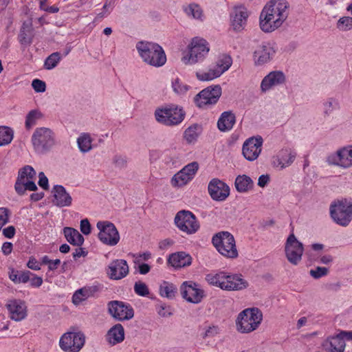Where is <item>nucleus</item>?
<instances>
[{
  "mask_svg": "<svg viewBox=\"0 0 352 352\" xmlns=\"http://www.w3.org/2000/svg\"><path fill=\"white\" fill-rule=\"evenodd\" d=\"M289 14V3L287 0H271L263 8L259 17L261 29L272 32L286 21Z\"/></svg>",
  "mask_w": 352,
  "mask_h": 352,
  "instance_id": "obj_1",
  "label": "nucleus"
},
{
  "mask_svg": "<svg viewBox=\"0 0 352 352\" xmlns=\"http://www.w3.org/2000/svg\"><path fill=\"white\" fill-rule=\"evenodd\" d=\"M206 280L210 285L225 291H239L248 287V283L241 274H230L225 271L208 274L206 276Z\"/></svg>",
  "mask_w": 352,
  "mask_h": 352,
  "instance_id": "obj_2",
  "label": "nucleus"
},
{
  "mask_svg": "<svg viewBox=\"0 0 352 352\" xmlns=\"http://www.w3.org/2000/svg\"><path fill=\"white\" fill-rule=\"evenodd\" d=\"M136 49L143 61L151 66L161 67L166 62L165 52L157 43L139 41L136 44Z\"/></svg>",
  "mask_w": 352,
  "mask_h": 352,
  "instance_id": "obj_3",
  "label": "nucleus"
},
{
  "mask_svg": "<svg viewBox=\"0 0 352 352\" xmlns=\"http://www.w3.org/2000/svg\"><path fill=\"white\" fill-rule=\"evenodd\" d=\"M210 51L208 42L200 37L192 38L187 50L182 53V62L186 65H192L202 62Z\"/></svg>",
  "mask_w": 352,
  "mask_h": 352,
  "instance_id": "obj_4",
  "label": "nucleus"
},
{
  "mask_svg": "<svg viewBox=\"0 0 352 352\" xmlns=\"http://www.w3.org/2000/svg\"><path fill=\"white\" fill-rule=\"evenodd\" d=\"M262 320L263 313L259 309L247 308L239 314L236 320V328L241 333H249L256 330Z\"/></svg>",
  "mask_w": 352,
  "mask_h": 352,
  "instance_id": "obj_5",
  "label": "nucleus"
},
{
  "mask_svg": "<svg viewBox=\"0 0 352 352\" xmlns=\"http://www.w3.org/2000/svg\"><path fill=\"white\" fill-rule=\"evenodd\" d=\"M330 217L336 224L346 227L352 221V199H340L329 206Z\"/></svg>",
  "mask_w": 352,
  "mask_h": 352,
  "instance_id": "obj_6",
  "label": "nucleus"
},
{
  "mask_svg": "<svg viewBox=\"0 0 352 352\" xmlns=\"http://www.w3.org/2000/svg\"><path fill=\"white\" fill-rule=\"evenodd\" d=\"M212 243L218 252L227 258H236L239 256L235 239L229 232L216 233L212 238Z\"/></svg>",
  "mask_w": 352,
  "mask_h": 352,
  "instance_id": "obj_7",
  "label": "nucleus"
},
{
  "mask_svg": "<svg viewBox=\"0 0 352 352\" xmlns=\"http://www.w3.org/2000/svg\"><path fill=\"white\" fill-rule=\"evenodd\" d=\"M185 111L177 105L157 108L154 112L155 120L164 126H174L179 124L185 118Z\"/></svg>",
  "mask_w": 352,
  "mask_h": 352,
  "instance_id": "obj_8",
  "label": "nucleus"
},
{
  "mask_svg": "<svg viewBox=\"0 0 352 352\" xmlns=\"http://www.w3.org/2000/svg\"><path fill=\"white\" fill-rule=\"evenodd\" d=\"M31 142L36 153L45 154L55 145V134L49 128L38 127L32 133Z\"/></svg>",
  "mask_w": 352,
  "mask_h": 352,
  "instance_id": "obj_9",
  "label": "nucleus"
},
{
  "mask_svg": "<svg viewBox=\"0 0 352 352\" xmlns=\"http://www.w3.org/2000/svg\"><path fill=\"white\" fill-rule=\"evenodd\" d=\"M36 173L31 166H25L19 170L14 190L19 195H23L26 190L35 191L37 186L35 184Z\"/></svg>",
  "mask_w": 352,
  "mask_h": 352,
  "instance_id": "obj_10",
  "label": "nucleus"
},
{
  "mask_svg": "<svg viewBox=\"0 0 352 352\" xmlns=\"http://www.w3.org/2000/svg\"><path fill=\"white\" fill-rule=\"evenodd\" d=\"M174 223L177 228L187 234H193L199 229V223L195 215L189 210H182L177 212Z\"/></svg>",
  "mask_w": 352,
  "mask_h": 352,
  "instance_id": "obj_11",
  "label": "nucleus"
},
{
  "mask_svg": "<svg viewBox=\"0 0 352 352\" xmlns=\"http://www.w3.org/2000/svg\"><path fill=\"white\" fill-rule=\"evenodd\" d=\"M221 92L220 85L209 86L195 96L194 102L199 108L207 109L217 102Z\"/></svg>",
  "mask_w": 352,
  "mask_h": 352,
  "instance_id": "obj_12",
  "label": "nucleus"
},
{
  "mask_svg": "<svg viewBox=\"0 0 352 352\" xmlns=\"http://www.w3.org/2000/svg\"><path fill=\"white\" fill-rule=\"evenodd\" d=\"M99 230L98 237L104 245L115 246L120 241V234L115 225L107 221H100L96 224Z\"/></svg>",
  "mask_w": 352,
  "mask_h": 352,
  "instance_id": "obj_13",
  "label": "nucleus"
},
{
  "mask_svg": "<svg viewBox=\"0 0 352 352\" xmlns=\"http://www.w3.org/2000/svg\"><path fill=\"white\" fill-rule=\"evenodd\" d=\"M85 342V336L82 332H67L61 336L59 344L65 352H78Z\"/></svg>",
  "mask_w": 352,
  "mask_h": 352,
  "instance_id": "obj_14",
  "label": "nucleus"
},
{
  "mask_svg": "<svg viewBox=\"0 0 352 352\" xmlns=\"http://www.w3.org/2000/svg\"><path fill=\"white\" fill-rule=\"evenodd\" d=\"M327 162L329 165L342 168H348L352 166V146L342 147L330 153L327 157Z\"/></svg>",
  "mask_w": 352,
  "mask_h": 352,
  "instance_id": "obj_15",
  "label": "nucleus"
},
{
  "mask_svg": "<svg viewBox=\"0 0 352 352\" xmlns=\"http://www.w3.org/2000/svg\"><path fill=\"white\" fill-rule=\"evenodd\" d=\"M107 307L109 314L117 320H129L134 316L132 307L122 301H110L107 304Z\"/></svg>",
  "mask_w": 352,
  "mask_h": 352,
  "instance_id": "obj_16",
  "label": "nucleus"
},
{
  "mask_svg": "<svg viewBox=\"0 0 352 352\" xmlns=\"http://www.w3.org/2000/svg\"><path fill=\"white\" fill-rule=\"evenodd\" d=\"M285 251L289 262L296 265L302 259L303 245L297 240L294 234H291L285 243Z\"/></svg>",
  "mask_w": 352,
  "mask_h": 352,
  "instance_id": "obj_17",
  "label": "nucleus"
},
{
  "mask_svg": "<svg viewBox=\"0 0 352 352\" xmlns=\"http://www.w3.org/2000/svg\"><path fill=\"white\" fill-rule=\"evenodd\" d=\"M276 52L274 44L263 42L254 52V61L256 65H265L272 60Z\"/></svg>",
  "mask_w": 352,
  "mask_h": 352,
  "instance_id": "obj_18",
  "label": "nucleus"
},
{
  "mask_svg": "<svg viewBox=\"0 0 352 352\" xmlns=\"http://www.w3.org/2000/svg\"><path fill=\"white\" fill-rule=\"evenodd\" d=\"M9 317L16 322L23 320L28 316V307L24 300L21 299H8L6 304Z\"/></svg>",
  "mask_w": 352,
  "mask_h": 352,
  "instance_id": "obj_19",
  "label": "nucleus"
},
{
  "mask_svg": "<svg viewBox=\"0 0 352 352\" xmlns=\"http://www.w3.org/2000/svg\"><path fill=\"white\" fill-rule=\"evenodd\" d=\"M198 168L199 164L197 162L189 163L173 177L171 179L172 186L179 187L186 185L194 177Z\"/></svg>",
  "mask_w": 352,
  "mask_h": 352,
  "instance_id": "obj_20",
  "label": "nucleus"
},
{
  "mask_svg": "<svg viewBox=\"0 0 352 352\" xmlns=\"http://www.w3.org/2000/svg\"><path fill=\"white\" fill-rule=\"evenodd\" d=\"M286 82L285 74L280 70L270 72L261 80L260 88L262 93H266L274 88L284 85Z\"/></svg>",
  "mask_w": 352,
  "mask_h": 352,
  "instance_id": "obj_21",
  "label": "nucleus"
},
{
  "mask_svg": "<svg viewBox=\"0 0 352 352\" xmlns=\"http://www.w3.org/2000/svg\"><path fill=\"white\" fill-rule=\"evenodd\" d=\"M208 191L211 198L217 201H223L230 195L229 186L217 178H214L209 182Z\"/></svg>",
  "mask_w": 352,
  "mask_h": 352,
  "instance_id": "obj_22",
  "label": "nucleus"
},
{
  "mask_svg": "<svg viewBox=\"0 0 352 352\" xmlns=\"http://www.w3.org/2000/svg\"><path fill=\"white\" fill-rule=\"evenodd\" d=\"M180 293L183 298L192 303H199L204 296V291L192 281L184 282L180 286Z\"/></svg>",
  "mask_w": 352,
  "mask_h": 352,
  "instance_id": "obj_23",
  "label": "nucleus"
},
{
  "mask_svg": "<svg viewBox=\"0 0 352 352\" xmlns=\"http://www.w3.org/2000/svg\"><path fill=\"white\" fill-rule=\"evenodd\" d=\"M106 272L110 279L118 280L124 278L129 274V267L126 261L116 259L109 263Z\"/></svg>",
  "mask_w": 352,
  "mask_h": 352,
  "instance_id": "obj_24",
  "label": "nucleus"
},
{
  "mask_svg": "<svg viewBox=\"0 0 352 352\" xmlns=\"http://www.w3.org/2000/svg\"><path fill=\"white\" fill-rule=\"evenodd\" d=\"M263 145L261 136L248 139L243 145V155L249 161H254L260 155Z\"/></svg>",
  "mask_w": 352,
  "mask_h": 352,
  "instance_id": "obj_25",
  "label": "nucleus"
},
{
  "mask_svg": "<svg viewBox=\"0 0 352 352\" xmlns=\"http://www.w3.org/2000/svg\"><path fill=\"white\" fill-rule=\"evenodd\" d=\"M249 16L248 9L243 6H235L231 13V25L235 31L243 30Z\"/></svg>",
  "mask_w": 352,
  "mask_h": 352,
  "instance_id": "obj_26",
  "label": "nucleus"
},
{
  "mask_svg": "<svg viewBox=\"0 0 352 352\" xmlns=\"http://www.w3.org/2000/svg\"><path fill=\"white\" fill-rule=\"evenodd\" d=\"M52 204L59 208L69 207L72 204V197L65 188L61 185H55L52 190Z\"/></svg>",
  "mask_w": 352,
  "mask_h": 352,
  "instance_id": "obj_27",
  "label": "nucleus"
},
{
  "mask_svg": "<svg viewBox=\"0 0 352 352\" xmlns=\"http://www.w3.org/2000/svg\"><path fill=\"white\" fill-rule=\"evenodd\" d=\"M344 335L342 331L324 341L323 346L327 352H344L345 349Z\"/></svg>",
  "mask_w": 352,
  "mask_h": 352,
  "instance_id": "obj_28",
  "label": "nucleus"
},
{
  "mask_svg": "<svg viewBox=\"0 0 352 352\" xmlns=\"http://www.w3.org/2000/svg\"><path fill=\"white\" fill-rule=\"evenodd\" d=\"M168 263L175 268L188 266L192 263V257L186 252H179L169 256Z\"/></svg>",
  "mask_w": 352,
  "mask_h": 352,
  "instance_id": "obj_29",
  "label": "nucleus"
},
{
  "mask_svg": "<svg viewBox=\"0 0 352 352\" xmlns=\"http://www.w3.org/2000/svg\"><path fill=\"white\" fill-rule=\"evenodd\" d=\"M235 122V115L232 111H224L217 121V127L221 131H228L232 129Z\"/></svg>",
  "mask_w": 352,
  "mask_h": 352,
  "instance_id": "obj_30",
  "label": "nucleus"
},
{
  "mask_svg": "<svg viewBox=\"0 0 352 352\" xmlns=\"http://www.w3.org/2000/svg\"><path fill=\"white\" fill-rule=\"evenodd\" d=\"M182 10L186 15L189 18L199 21H203L205 19L204 10L198 3L193 2L188 5L183 6Z\"/></svg>",
  "mask_w": 352,
  "mask_h": 352,
  "instance_id": "obj_31",
  "label": "nucleus"
},
{
  "mask_svg": "<svg viewBox=\"0 0 352 352\" xmlns=\"http://www.w3.org/2000/svg\"><path fill=\"white\" fill-rule=\"evenodd\" d=\"M109 342L115 345L122 342L124 339V330L121 324H116L112 327L107 333Z\"/></svg>",
  "mask_w": 352,
  "mask_h": 352,
  "instance_id": "obj_32",
  "label": "nucleus"
},
{
  "mask_svg": "<svg viewBox=\"0 0 352 352\" xmlns=\"http://www.w3.org/2000/svg\"><path fill=\"white\" fill-rule=\"evenodd\" d=\"M296 158V154L287 150L282 151L279 155L274 160V166L284 168L292 164Z\"/></svg>",
  "mask_w": 352,
  "mask_h": 352,
  "instance_id": "obj_33",
  "label": "nucleus"
},
{
  "mask_svg": "<svg viewBox=\"0 0 352 352\" xmlns=\"http://www.w3.org/2000/svg\"><path fill=\"white\" fill-rule=\"evenodd\" d=\"M64 235L67 241L72 245L80 246L84 243V237L76 229L65 227L63 229Z\"/></svg>",
  "mask_w": 352,
  "mask_h": 352,
  "instance_id": "obj_34",
  "label": "nucleus"
},
{
  "mask_svg": "<svg viewBox=\"0 0 352 352\" xmlns=\"http://www.w3.org/2000/svg\"><path fill=\"white\" fill-rule=\"evenodd\" d=\"M235 187L239 192H246L253 188V180L246 175H239L235 179Z\"/></svg>",
  "mask_w": 352,
  "mask_h": 352,
  "instance_id": "obj_35",
  "label": "nucleus"
},
{
  "mask_svg": "<svg viewBox=\"0 0 352 352\" xmlns=\"http://www.w3.org/2000/svg\"><path fill=\"white\" fill-rule=\"evenodd\" d=\"M222 73L214 67L210 66L206 71H198L196 72V77L200 81H210L219 77Z\"/></svg>",
  "mask_w": 352,
  "mask_h": 352,
  "instance_id": "obj_36",
  "label": "nucleus"
},
{
  "mask_svg": "<svg viewBox=\"0 0 352 352\" xmlns=\"http://www.w3.org/2000/svg\"><path fill=\"white\" fill-rule=\"evenodd\" d=\"M202 129L200 124H194L188 126L184 131V137L188 143H192L197 140L201 133Z\"/></svg>",
  "mask_w": 352,
  "mask_h": 352,
  "instance_id": "obj_37",
  "label": "nucleus"
},
{
  "mask_svg": "<svg viewBox=\"0 0 352 352\" xmlns=\"http://www.w3.org/2000/svg\"><path fill=\"white\" fill-rule=\"evenodd\" d=\"M92 295L93 292L91 288L82 287L75 292L72 296V302L74 305H78Z\"/></svg>",
  "mask_w": 352,
  "mask_h": 352,
  "instance_id": "obj_38",
  "label": "nucleus"
},
{
  "mask_svg": "<svg viewBox=\"0 0 352 352\" xmlns=\"http://www.w3.org/2000/svg\"><path fill=\"white\" fill-rule=\"evenodd\" d=\"M177 287L173 283L164 282L160 286V294L161 296L168 299H173L177 294Z\"/></svg>",
  "mask_w": 352,
  "mask_h": 352,
  "instance_id": "obj_39",
  "label": "nucleus"
},
{
  "mask_svg": "<svg viewBox=\"0 0 352 352\" xmlns=\"http://www.w3.org/2000/svg\"><path fill=\"white\" fill-rule=\"evenodd\" d=\"M13 137L14 131L11 128L5 126H0V146L11 143Z\"/></svg>",
  "mask_w": 352,
  "mask_h": 352,
  "instance_id": "obj_40",
  "label": "nucleus"
},
{
  "mask_svg": "<svg viewBox=\"0 0 352 352\" xmlns=\"http://www.w3.org/2000/svg\"><path fill=\"white\" fill-rule=\"evenodd\" d=\"M91 142L92 140L88 133H82L77 139L78 148L82 153H87L91 149Z\"/></svg>",
  "mask_w": 352,
  "mask_h": 352,
  "instance_id": "obj_41",
  "label": "nucleus"
},
{
  "mask_svg": "<svg viewBox=\"0 0 352 352\" xmlns=\"http://www.w3.org/2000/svg\"><path fill=\"white\" fill-rule=\"evenodd\" d=\"M232 58L227 54H222L219 56L214 67L217 70H220L222 74L226 72L232 65Z\"/></svg>",
  "mask_w": 352,
  "mask_h": 352,
  "instance_id": "obj_42",
  "label": "nucleus"
},
{
  "mask_svg": "<svg viewBox=\"0 0 352 352\" xmlns=\"http://www.w3.org/2000/svg\"><path fill=\"white\" fill-rule=\"evenodd\" d=\"M42 118V113L38 110H32L26 116L25 118V127L28 129H30L34 125L36 122Z\"/></svg>",
  "mask_w": 352,
  "mask_h": 352,
  "instance_id": "obj_43",
  "label": "nucleus"
},
{
  "mask_svg": "<svg viewBox=\"0 0 352 352\" xmlns=\"http://www.w3.org/2000/svg\"><path fill=\"white\" fill-rule=\"evenodd\" d=\"M336 28L340 32L352 30V17L344 16L340 17L336 23Z\"/></svg>",
  "mask_w": 352,
  "mask_h": 352,
  "instance_id": "obj_44",
  "label": "nucleus"
},
{
  "mask_svg": "<svg viewBox=\"0 0 352 352\" xmlns=\"http://www.w3.org/2000/svg\"><path fill=\"white\" fill-rule=\"evenodd\" d=\"M339 107V102L337 100L333 98H328L323 104L324 116H331L335 111L338 110Z\"/></svg>",
  "mask_w": 352,
  "mask_h": 352,
  "instance_id": "obj_45",
  "label": "nucleus"
},
{
  "mask_svg": "<svg viewBox=\"0 0 352 352\" xmlns=\"http://www.w3.org/2000/svg\"><path fill=\"white\" fill-rule=\"evenodd\" d=\"M60 60V55L58 52L52 53L45 60L44 67L46 69L54 68Z\"/></svg>",
  "mask_w": 352,
  "mask_h": 352,
  "instance_id": "obj_46",
  "label": "nucleus"
},
{
  "mask_svg": "<svg viewBox=\"0 0 352 352\" xmlns=\"http://www.w3.org/2000/svg\"><path fill=\"white\" fill-rule=\"evenodd\" d=\"M134 292L140 296H148L150 293L146 284L142 281H137L135 283Z\"/></svg>",
  "mask_w": 352,
  "mask_h": 352,
  "instance_id": "obj_47",
  "label": "nucleus"
},
{
  "mask_svg": "<svg viewBox=\"0 0 352 352\" xmlns=\"http://www.w3.org/2000/svg\"><path fill=\"white\" fill-rule=\"evenodd\" d=\"M172 87L174 91L177 94H185L188 90L189 87L182 82L178 78L175 79L172 82Z\"/></svg>",
  "mask_w": 352,
  "mask_h": 352,
  "instance_id": "obj_48",
  "label": "nucleus"
},
{
  "mask_svg": "<svg viewBox=\"0 0 352 352\" xmlns=\"http://www.w3.org/2000/svg\"><path fill=\"white\" fill-rule=\"evenodd\" d=\"M309 273L313 278L318 279L326 276L328 273V269L324 267H317L315 269L311 270Z\"/></svg>",
  "mask_w": 352,
  "mask_h": 352,
  "instance_id": "obj_49",
  "label": "nucleus"
},
{
  "mask_svg": "<svg viewBox=\"0 0 352 352\" xmlns=\"http://www.w3.org/2000/svg\"><path fill=\"white\" fill-rule=\"evenodd\" d=\"M112 162L115 166L119 168H124L127 164L126 157L120 155H114Z\"/></svg>",
  "mask_w": 352,
  "mask_h": 352,
  "instance_id": "obj_50",
  "label": "nucleus"
},
{
  "mask_svg": "<svg viewBox=\"0 0 352 352\" xmlns=\"http://www.w3.org/2000/svg\"><path fill=\"white\" fill-rule=\"evenodd\" d=\"M219 333V328L217 326H209L204 329L201 333V337L204 339L213 338Z\"/></svg>",
  "mask_w": 352,
  "mask_h": 352,
  "instance_id": "obj_51",
  "label": "nucleus"
},
{
  "mask_svg": "<svg viewBox=\"0 0 352 352\" xmlns=\"http://www.w3.org/2000/svg\"><path fill=\"white\" fill-rule=\"evenodd\" d=\"M32 87L37 93H43L46 90V84L39 79H34L32 82Z\"/></svg>",
  "mask_w": 352,
  "mask_h": 352,
  "instance_id": "obj_52",
  "label": "nucleus"
},
{
  "mask_svg": "<svg viewBox=\"0 0 352 352\" xmlns=\"http://www.w3.org/2000/svg\"><path fill=\"white\" fill-rule=\"evenodd\" d=\"M32 276H33V274L32 272H30V271H28V270L20 271L19 277H18L17 284L21 283H25L28 282Z\"/></svg>",
  "mask_w": 352,
  "mask_h": 352,
  "instance_id": "obj_53",
  "label": "nucleus"
},
{
  "mask_svg": "<svg viewBox=\"0 0 352 352\" xmlns=\"http://www.w3.org/2000/svg\"><path fill=\"white\" fill-rule=\"evenodd\" d=\"M80 231L85 235L91 233V224L87 219L80 221Z\"/></svg>",
  "mask_w": 352,
  "mask_h": 352,
  "instance_id": "obj_54",
  "label": "nucleus"
},
{
  "mask_svg": "<svg viewBox=\"0 0 352 352\" xmlns=\"http://www.w3.org/2000/svg\"><path fill=\"white\" fill-rule=\"evenodd\" d=\"M38 185L44 190L49 188L48 179L43 172L38 173Z\"/></svg>",
  "mask_w": 352,
  "mask_h": 352,
  "instance_id": "obj_55",
  "label": "nucleus"
},
{
  "mask_svg": "<svg viewBox=\"0 0 352 352\" xmlns=\"http://www.w3.org/2000/svg\"><path fill=\"white\" fill-rule=\"evenodd\" d=\"M41 263L38 262L34 257H30L27 263V266L28 268L32 270H41Z\"/></svg>",
  "mask_w": 352,
  "mask_h": 352,
  "instance_id": "obj_56",
  "label": "nucleus"
},
{
  "mask_svg": "<svg viewBox=\"0 0 352 352\" xmlns=\"http://www.w3.org/2000/svg\"><path fill=\"white\" fill-rule=\"evenodd\" d=\"M16 232L15 228L13 226H10L5 228L2 230V233L6 238L12 239L14 237Z\"/></svg>",
  "mask_w": 352,
  "mask_h": 352,
  "instance_id": "obj_57",
  "label": "nucleus"
},
{
  "mask_svg": "<svg viewBox=\"0 0 352 352\" xmlns=\"http://www.w3.org/2000/svg\"><path fill=\"white\" fill-rule=\"evenodd\" d=\"M135 258L134 263H140L141 261H148L151 257V254L149 252H144L138 255H133Z\"/></svg>",
  "mask_w": 352,
  "mask_h": 352,
  "instance_id": "obj_58",
  "label": "nucleus"
},
{
  "mask_svg": "<svg viewBox=\"0 0 352 352\" xmlns=\"http://www.w3.org/2000/svg\"><path fill=\"white\" fill-rule=\"evenodd\" d=\"M30 285L35 287H39L43 284V278L34 274L30 277Z\"/></svg>",
  "mask_w": 352,
  "mask_h": 352,
  "instance_id": "obj_59",
  "label": "nucleus"
},
{
  "mask_svg": "<svg viewBox=\"0 0 352 352\" xmlns=\"http://www.w3.org/2000/svg\"><path fill=\"white\" fill-rule=\"evenodd\" d=\"M12 243L10 242H4L1 247V250L3 254L8 256L9 255L12 251Z\"/></svg>",
  "mask_w": 352,
  "mask_h": 352,
  "instance_id": "obj_60",
  "label": "nucleus"
},
{
  "mask_svg": "<svg viewBox=\"0 0 352 352\" xmlns=\"http://www.w3.org/2000/svg\"><path fill=\"white\" fill-rule=\"evenodd\" d=\"M151 270V266L146 263H139L138 272L140 274L145 275Z\"/></svg>",
  "mask_w": 352,
  "mask_h": 352,
  "instance_id": "obj_61",
  "label": "nucleus"
},
{
  "mask_svg": "<svg viewBox=\"0 0 352 352\" xmlns=\"http://www.w3.org/2000/svg\"><path fill=\"white\" fill-rule=\"evenodd\" d=\"M270 181V177L267 175H262L258 177V185L260 187H265Z\"/></svg>",
  "mask_w": 352,
  "mask_h": 352,
  "instance_id": "obj_62",
  "label": "nucleus"
},
{
  "mask_svg": "<svg viewBox=\"0 0 352 352\" xmlns=\"http://www.w3.org/2000/svg\"><path fill=\"white\" fill-rule=\"evenodd\" d=\"M19 272L20 271L15 270L14 269H10L9 272L10 279L16 284H17Z\"/></svg>",
  "mask_w": 352,
  "mask_h": 352,
  "instance_id": "obj_63",
  "label": "nucleus"
},
{
  "mask_svg": "<svg viewBox=\"0 0 352 352\" xmlns=\"http://www.w3.org/2000/svg\"><path fill=\"white\" fill-rule=\"evenodd\" d=\"M19 40L21 44L30 43V40L28 38H27V35L24 31H21V32L19 35Z\"/></svg>",
  "mask_w": 352,
  "mask_h": 352,
  "instance_id": "obj_64",
  "label": "nucleus"
}]
</instances>
